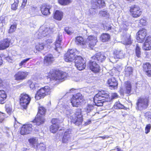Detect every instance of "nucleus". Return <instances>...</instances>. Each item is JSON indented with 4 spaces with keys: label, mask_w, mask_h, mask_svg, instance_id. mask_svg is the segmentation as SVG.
Returning <instances> with one entry per match:
<instances>
[{
    "label": "nucleus",
    "mask_w": 151,
    "mask_h": 151,
    "mask_svg": "<svg viewBox=\"0 0 151 151\" xmlns=\"http://www.w3.org/2000/svg\"><path fill=\"white\" fill-rule=\"evenodd\" d=\"M93 99L96 105L102 106L104 102L110 101L109 96L107 91H102L95 95Z\"/></svg>",
    "instance_id": "obj_1"
},
{
    "label": "nucleus",
    "mask_w": 151,
    "mask_h": 151,
    "mask_svg": "<svg viewBox=\"0 0 151 151\" xmlns=\"http://www.w3.org/2000/svg\"><path fill=\"white\" fill-rule=\"evenodd\" d=\"M67 74L65 72L51 70L49 73L48 76L51 80H58L60 82L63 81L66 78Z\"/></svg>",
    "instance_id": "obj_2"
},
{
    "label": "nucleus",
    "mask_w": 151,
    "mask_h": 151,
    "mask_svg": "<svg viewBox=\"0 0 151 151\" xmlns=\"http://www.w3.org/2000/svg\"><path fill=\"white\" fill-rule=\"evenodd\" d=\"M54 26L52 25L49 27L42 26L40 27L38 33V38H41L46 36L54 32Z\"/></svg>",
    "instance_id": "obj_3"
},
{
    "label": "nucleus",
    "mask_w": 151,
    "mask_h": 151,
    "mask_svg": "<svg viewBox=\"0 0 151 151\" xmlns=\"http://www.w3.org/2000/svg\"><path fill=\"white\" fill-rule=\"evenodd\" d=\"M51 92L50 88L47 86L42 88L37 91L35 95V99L39 100L43 98L46 95L50 94Z\"/></svg>",
    "instance_id": "obj_4"
},
{
    "label": "nucleus",
    "mask_w": 151,
    "mask_h": 151,
    "mask_svg": "<svg viewBox=\"0 0 151 151\" xmlns=\"http://www.w3.org/2000/svg\"><path fill=\"white\" fill-rule=\"evenodd\" d=\"M149 100L147 98L143 97L139 98L136 103V108L138 110H142L146 108L148 106Z\"/></svg>",
    "instance_id": "obj_5"
},
{
    "label": "nucleus",
    "mask_w": 151,
    "mask_h": 151,
    "mask_svg": "<svg viewBox=\"0 0 151 151\" xmlns=\"http://www.w3.org/2000/svg\"><path fill=\"white\" fill-rule=\"evenodd\" d=\"M71 122L76 125H79L81 124L83 120L80 109H78L76 113L70 116Z\"/></svg>",
    "instance_id": "obj_6"
},
{
    "label": "nucleus",
    "mask_w": 151,
    "mask_h": 151,
    "mask_svg": "<svg viewBox=\"0 0 151 151\" xmlns=\"http://www.w3.org/2000/svg\"><path fill=\"white\" fill-rule=\"evenodd\" d=\"M84 99L82 94L78 93L73 95L71 99V102L73 106L77 107L83 101Z\"/></svg>",
    "instance_id": "obj_7"
},
{
    "label": "nucleus",
    "mask_w": 151,
    "mask_h": 151,
    "mask_svg": "<svg viewBox=\"0 0 151 151\" xmlns=\"http://www.w3.org/2000/svg\"><path fill=\"white\" fill-rule=\"evenodd\" d=\"M75 63L76 66L80 70L85 69L86 66L85 61L80 56H77L75 60Z\"/></svg>",
    "instance_id": "obj_8"
},
{
    "label": "nucleus",
    "mask_w": 151,
    "mask_h": 151,
    "mask_svg": "<svg viewBox=\"0 0 151 151\" xmlns=\"http://www.w3.org/2000/svg\"><path fill=\"white\" fill-rule=\"evenodd\" d=\"M20 97V104L24 109H26L30 103L31 98L28 95L24 93L21 94Z\"/></svg>",
    "instance_id": "obj_9"
},
{
    "label": "nucleus",
    "mask_w": 151,
    "mask_h": 151,
    "mask_svg": "<svg viewBox=\"0 0 151 151\" xmlns=\"http://www.w3.org/2000/svg\"><path fill=\"white\" fill-rule=\"evenodd\" d=\"M76 50L75 49L69 50L65 54L64 59L67 62H72L76 59V57L75 56Z\"/></svg>",
    "instance_id": "obj_10"
},
{
    "label": "nucleus",
    "mask_w": 151,
    "mask_h": 151,
    "mask_svg": "<svg viewBox=\"0 0 151 151\" xmlns=\"http://www.w3.org/2000/svg\"><path fill=\"white\" fill-rule=\"evenodd\" d=\"M130 11L132 16L134 18L139 17L142 13L140 7L137 5L132 6L130 7Z\"/></svg>",
    "instance_id": "obj_11"
},
{
    "label": "nucleus",
    "mask_w": 151,
    "mask_h": 151,
    "mask_svg": "<svg viewBox=\"0 0 151 151\" xmlns=\"http://www.w3.org/2000/svg\"><path fill=\"white\" fill-rule=\"evenodd\" d=\"M97 62L91 58L90 61L88 66L93 72L95 73L99 72L100 70V68Z\"/></svg>",
    "instance_id": "obj_12"
},
{
    "label": "nucleus",
    "mask_w": 151,
    "mask_h": 151,
    "mask_svg": "<svg viewBox=\"0 0 151 151\" xmlns=\"http://www.w3.org/2000/svg\"><path fill=\"white\" fill-rule=\"evenodd\" d=\"M32 124H30L23 125L20 130L21 134L24 135L29 134L32 130Z\"/></svg>",
    "instance_id": "obj_13"
},
{
    "label": "nucleus",
    "mask_w": 151,
    "mask_h": 151,
    "mask_svg": "<svg viewBox=\"0 0 151 151\" xmlns=\"http://www.w3.org/2000/svg\"><path fill=\"white\" fill-rule=\"evenodd\" d=\"M97 42L96 37L93 36H89L86 41V46L88 45L91 48H92L96 45Z\"/></svg>",
    "instance_id": "obj_14"
},
{
    "label": "nucleus",
    "mask_w": 151,
    "mask_h": 151,
    "mask_svg": "<svg viewBox=\"0 0 151 151\" xmlns=\"http://www.w3.org/2000/svg\"><path fill=\"white\" fill-rule=\"evenodd\" d=\"M147 35L146 30L145 29L140 30L137 34V40L139 42H143Z\"/></svg>",
    "instance_id": "obj_15"
},
{
    "label": "nucleus",
    "mask_w": 151,
    "mask_h": 151,
    "mask_svg": "<svg viewBox=\"0 0 151 151\" xmlns=\"http://www.w3.org/2000/svg\"><path fill=\"white\" fill-rule=\"evenodd\" d=\"M62 35L61 34H59L57 37L55 43V50L59 52L61 50L62 48Z\"/></svg>",
    "instance_id": "obj_16"
},
{
    "label": "nucleus",
    "mask_w": 151,
    "mask_h": 151,
    "mask_svg": "<svg viewBox=\"0 0 151 151\" xmlns=\"http://www.w3.org/2000/svg\"><path fill=\"white\" fill-rule=\"evenodd\" d=\"M29 75L26 71H20L17 73L14 76L15 79L17 81L22 80L25 79Z\"/></svg>",
    "instance_id": "obj_17"
},
{
    "label": "nucleus",
    "mask_w": 151,
    "mask_h": 151,
    "mask_svg": "<svg viewBox=\"0 0 151 151\" xmlns=\"http://www.w3.org/2000/svg\"><path fill=\"white\" fill-rule=\"evenodd\" d=\"M72 131V129H68L65 131L62 138L63 142L66 143L70 141Z\"/></svg>",
    "instance_id": "obj_18"
},
{
    "label": "nucleus",
    "mask_w": 151,
    "mask_h": 151,
    "mask_svg": "<svg viewBox=\"0 0 151 151\" xmlns=\"http://www.w3.org/2000/svg\"><path fill=\"white\" fill-rule=\"evenodd\" d=\"M142 49L145 50H151V36H149L146 38L143 44Z\"/></svg>",
    "instance_id": "obj_19"
},
{
    "label": "nucleus",
    "mask_w": 151,
    "mask_h": 151,
    "mask_svg": "<svg viewBox=\"0 0 151 151\" xmlns=\"http://www.w3.org/2000/svg\"><path fill=\"white\" fill-rule=\"evenodd\" d=\"M107 83L111 89L116 88L117 87L118 81L115 78L112 77L109 79L107 81Z\"/></svg>",
    "instance_id": "obj_20"
},
{
    "label": "nucleus",
    "mask_w": 151,
    "mask_h": 151,
    "mask_svg": "<svg viewBox=\"0 0 151 151\" xmlns=\"http://www.w3.org/2000/svg\"><path fill=\"white\" fill-rule=\"evenodd\" d=\"M91 58L97 63H98L99 62H101L105 60L106 57L104 54H101V53H98L94 56L92 57Z\"/></svg>",
    "instance_id": "obj_21"
},
{
    "label": "nucleus",
    "mask_w": 151,
    "mask_h": 151,
    "mask_svg": "<svg viewBox=\"0 0 151 151\" xmlns=\"http://www.w3.org/2000/svg\"><path fill=\"white\" fill-rule=\"evenodd\" d=\"M51 6L49 5L42 6L41 7V11L42 14L45 16H48L50 14V10Z\"/></svg>",
    "instance_id": "obj_22"
},
{
    "label": "nucleus",
    "mask_w": 151,
    "mask_h": 151,
    "mask_svg": "<svg viewBox=\"0 0 151 151\" xmlns=\"http://www.w3.org/2000/svg\"><path fill=\"white\" fill-rule=\"evenodd\" d=\"M94 1H93V2H94L93 3L92 6L93 7L95 8H100L105 6V2L103 0H94Z\"/></svg>",
    "instance_id": "obj_23"
},
{
    "label": "nucleus",
    "mask_w": 151,
    "mask_h": 151,
    "mask_svg": "<svg viewBox=\"0 0 151 151\" xmlns=\"http://www.w3.org/2000/svg\"><path fill=\"white\" fill-rule=\"evenodd\" d=\"M143 69L148 76L150 77L151 76V64L149 63L144 64Z\"/></svg>",
    "instance_id": "obj_24"
},
{
    "label": "nucleus",
    "mask_w": 151,
    "mask_h": 151,
    "mask_svg": "<svg viewBox=\"0 0 151 151\" xmlns=\"http://www.w3.org/2000/svg\"><path fill=\"white\" fill-rule=\"evenodd\" d=\"M10 42V40L8 39L0 42V50H4L8 47Z\"/></svg>",
    "instance_id": "obj_25"
},
{
    "label": "nucleus",
    "mask_w": 151,
    "mask_h": 151,
    "mask_svg": "<svg viewBox=\"0 0 151 151\" xmlns=\"http://www.w3.org/2000/svg\"><path fill=\"white\" fill-rule=\"evenodd\" d=\"M45 120L44 116L40 115L38 113L37 114V117H36L33 122L34 123H36L37 125H39L44 123Z\"/></svg>",
    "instance_id": "obj_26"
},
{
    "label": "nucleus",
    "mask_w": 151,
    "mask_h": 151,
    "mask_svg": "<svg viewBox=\"0 0 151 151\" xmlns=\"http://www.w3.org/2000/svg\"><path fill=\"white\" fill-rule=\"evenodd\" d=\"M54 58L51 54H48L44 58V63L46 65H48L52 63L53 60Z\"/></svg>",
    "instance_id": "obj_27"
},
{
    "label": "nucleus",
    "mask_w": 151,
    "mask_h": 151,
    "mask_svg": "<svg viewBox=\"0 0 151 151\" xmlns=\"http://www.w3.org/2000/svg\"><path fill=\"white\" fill-rule=\"evenodd\" d=\"M113 53L115 58L122 59L124 56V53H123L122 50H115L114 51Z\"/></svg>",
    "instance_id": "obj_28"
},
{
    "label": "nucleus",
    "mask_w": 151,
    "mask_h": 151,
    "mask_svg": "<svg viewBox=\"0 0 151 151\" xmlns=\"http://www.w3.org/2000/svg\"><path fill=\"white\" fill-rule=\"evenodd\" d=\"M62 113L68 117L73 113V111L68 106H66L63 109Z\"/></svg>",
    "instance_id": "obj_29"
},
{
    "label": "nucleus",
    "mask_w": 151,
    "mask_h": 151,
    "mask_svg": "<svg viewBox=\"0 0 151 151\" xmlns=\"http://www.w3.org/2000/svg\"><path fill=\"white\" fill-rule=\"evenodd\" d=\"M132 90V86L131 83L129 82H126L125 83V88L124 92L127 94L131 93Z\"/></svg>",
    "instance_id": "obj_30"
},
{
    "label": "nucleus",
    "mask_w": 151,
    "mask_h": 151,
    "mask_svg": "<svg viewBox=\"0 0 151 151\" xmlns=\"http://www.w3.org/2000/svg\"><path fill=\"white\" fill-rule=\"evenodd\" d=\"M75 43L78 45L86 46V41H85L83 38L81 36H78L76 38Z\"/></svg>",
    "instance_id": "obj_31"
},
{
    "label": "nucleus",
    "mask_w": 151,
    "mask_h": 151,
    "mask_svg": "<svg viewBox=\"0 0 151 151\" xmlns=\"http://www.w3.org/2000/svg\"><path fill=\"white\" fill-rule=\"evenodd\" d=\"M63 16V13L61 11L57 10L55 11L54 16V18L57 20H61Z\"/></svg>",
    "instance_id": "obj_32"
},
{
    "label": "nucleus",
    "mask_w": 151,
    "mask_h": 151,
    "mask_svg": "<svg viewBox=\"0 0 151 151\" xmlns=\"http://www.w3.org/2000/svg\"><path fill=\"white\" fill-rule=\"evenodd\" d=\"M6 97V95L5 91L3 90H0V103H4Z\"/></svg>",
    "instance_id": "obj_33"
},
{
    "label": "nucleus",
    "mask_w": 151,
    "mask_h": 151,
    "mask_svg": "<svg viewBox=\"0 0 151 151\" xmlns=\"http://www.w3.org/2000/svg\"><path fill=\"white\" fill-rule=\"evenodd\" d=\"M110 36L109 35L106 33H103L100 37V39L103 42L108 41L110 39Z\"/></svg>",
    "instance_id": "obj_34"
},
{
    "label": "nucleus",
    "mask_w": 151,
    "mask_h": 151,
    "mask_svg": "<svg viewBox=\"0 0 151 151\" xmlns=\"http://www.w3.org/2000/svg\"><path fill=\"white\" fill-rule=\"evenodd\" d=\"M130 35L128 34L125 37H124V40L123 41V43L126 45L131 44L132 43V40L130 38Z\"/></svg>",
    "instance_id": "obj_35"
},
{
    "label": "nucleus",
    "mask_w": 151,
    "mask_h": 151,
    "mask_svg": "<svg viewBox=\"0 0 151 151\" xmlns=\"http://www.w3.org/2000/svg\"><path fill=\"white\" fill-rule=\"evenodd\" d=\"M35 148L42 151H45L46 149L45 145L43 143H37L36 146Z\"/></svg>",
    "instance_id": "obj_36"
},
{
    "label": "nucleus",
    "mask_w": 151,
    "mask_h": 151,
    "mask_svg": "<svg viewBox=\"0 0 151 151\" xmlns=\"http://www.w3.org/2000/svg\"><path fill=\"white\" fill-rule=\"evenodd\" d=\"M5 108L6 112L9 114L10 115L12 112V108L11 104L9 103L6 104L5 105Z\"/></svg>",
    "instance_id": "obj_37"
},
{
    "label": "nucleus",
    "mask_w": 151,
    "mask_h": 151,
    "mask_svg": "<svg viewBox=\"0 0 151 151\" xmlns=\"http://www.w3.org/2000/svg\"><path fill=\"white\" fill-rule=\"evenodd\" d=\"M125 75L127 76H129L133 72L132 68L130 67H128L125 68Z\"/></svg>",
    "instance_id": "obj_38"
},
{
    "label": "nucleus",
    "mask_w": 151,
    "mask_h": 151,
    "mask_svg": "<svg viewBox=\"0 0 151 151\" xmlns=\"http://www.w3.org/2000/svg\"><path fill=\"white\" fill-rule=\"evenodd\" d=\"M58 128L59 126L58 125H52L50 126V130L52 133H55L57 132Z\"/></svg>",
    "instance_id": "obj_39"
},
{
    "label": "nucleus",
    "mask_w": 151,
    "mask_h": 151,
    "mask_svg": "<svg viewBox=\"0 0 151 151\" xmlns=\"http://www.w3.org/2000/svg\"><path fill=\"white\" fill-rule=\"evenodd\" d=\"M94 106L91 104H88L84 109L85 111L87 113H89L93 110Z\"/></svg>",
    "instance_id": "obj_40"
},
{
    "label": "nucleus",
    "mask_w": 151,
    "mask_h": 151,
    "mask_svg": "<svg viewBox=\"0 0 151 151\" xmlns=\"http://www.w3.org/2000/svg\"><path fill=\"white\" fill-rule=\"evenodd\" d=\"M44 45V44L43 43H37L35 47L37 50L40 51L43 49Z\"/></svg>",
    "instance_id": "obj_41"
},
{
    "label": "nucleus",
    "mask_w": 151,
    "mask_h": 151,
    "mask_svg": "<svg viewBox=\"0 0 151 151\" xmlns=\"http://www.w3.org/2000/svg\"><path fill=\"white\" fill-rule=\"evenodd\" d=\"M46 111V109L43 107H40L39 108V111L38 114L40 116H44Z\"/></svg>",
    "instance_id": "obj_42"
},
{
    "label": "nucleus",
    "mask_w": 151,
    "mask_h": 151,
    "mask_svg": "<svg viewBox=\"0 0 151 151\" xmlns=\"http://www.w3.org/2000/svg\"><path fill=\"white\" fill-rule=\"evenodd\" d=\"M28 83L30 85V88L32 89H36V88L38 87V85L37 84H35V83L32 82L31 81H29Z\"/></svg>",
    "instance_id": "obj_43"
},
{
    "label": "nucleus",
    "mask_w": 151,
    "mask_h": 151,
    "mask_svg": "<svg viewBox=\"0 0 151 151\" xmlns=\"http://www.w3.org/2000/svg\"><path fill=\"white\" fill-rule=\"evenodd\" d=\"M37 139L35 138H31L29 140V143L32 145H33L34 147L35 148L37 143Z\"/></svg>",
    "instance_id": "obj_44"
},
{
    "label": "nucleus",
    "mask_w": 151,
    "mask_h": 151,
    "mask_svg": "<svg viewBox=\"0 0 151 151\" xmlns=\"http://www.w3.org/2000/svg\"><path fill=\"white\" fill-rule=\"evenodd\" d=\"M59 3L63 5H67L71 3V0H58Z\"/></svg>",
    "instance_id": "obj_45"
},
{
    "label": "nucleus",
    "mask_w": 151,
    "mask_h": 151,
    "mask_svg": "<svg viewBox=\"0 0 151 151\" xmlns=\"http://www.w3.org/2000/svg\"><path fill=\"white\" fill-rule=\"evenodd\" d=\"M140 49L141 48L138 45H137L135 49V52L136 56L138 58L140 57L141 55Z\"/></svg>",
    "instance_id": "obj_46"
},
{
    "label": "nucleus",
    "mask_w": 151,
    "mask_h": 151,
    "mask_svg": "<svg viewBox=\"0 0 151 151\" xmlns=\"http://www.w3.org/2000/svg\"><path fill=\"white\" fill-rule=\"evenodd\" d=\"M14 2L11 5V8L12 9L15 10L17 9L19 3V0H14Z\"/></svg>",
    "instance_id": "obj_47"
},
{
    "label": "nucleus",
    "mask_w": 151,
    "mask_h": 151,
    "mask_svg": "<svg viewBox=\"0 0 151 151\" xmlns=\"http://www.w3.org/2000/svg\"><path fill=\"white\" fill-rule=\"evenodd\" d=\"M30 59V58H27L23 60L19 63V66L20 68L22 67V66H24L25 65L27 62Z\"/></svg>",
    "instance_id": "obj_48"
},
{
    "label": "nucleus",
    "mask_w": 151,
    "mask_h": 151,
    "mask_svg": "<svg viewBox=\"0 0 151 151\" xmlns=\"http://www.w3.org/2000/svg\"><path fill=\"white\" fill-rule=\"evenodd\" d=\"M96 8L94 7L93 8H91L89 9L88 14H89L90 16H93L95 14L96 11Z\"/></svg>",
    "instance_id": "obj_49"
},
{
    "label": "nucleus",
    "mask_w": 151,
    "mask_h": 151,
    "mask_svg": "<svg viewBox=\"0 0 151 151\" xmlns=\"http://www.w3.org/2000/svg\"><path fill=\"white\" fill-rule=\"evenodd\" d=\"M99 14L101 16L105 17L106 18L108 17H109V14L106 11H101L99 12Z\"/></svg>",
    "instance_id": "obj_50"
},
{
    "label": "nucleus",
    "mask_w": 151,
    "mask_h": 151,
    "mask_svg": "<svg viewBox=\"0 0 151 151\" xmlns=\"http://www.w3.org/2000/svg\"><path fill=\"white\" fill-rule=\"evenodd\" d=\"M51 122L52 125H58V126H59V124L60 122V121L58 119L54 118L52 119Z\"/></svg>",
    "instance_id": "obj_51"
},
{
    "label": "nucleus",
    "mask_w": 151,
    "mask_h": 151,
    "mask_svg": "<svg viewBox=\"0 0 151 151\" xmlns=\"http://www.w3.org/2000/svg\"><path fill=\"white\" fill-rule=\"evenodd\" d=\"M114 105L119 109H123L125 108L124 106L121 104L119 101H118Z\"/></svg>",
    "instance_id": "obj_52"
},
{
    "label": "nucleus",
    "mask_w": 151,
    "mask_h": 151,
    "mask_svg": "<svg viewBox=\"0 0 151 151\" xmlns=\"http://www.w3.org/2000/svg\"><path fill=\"white\" fill-rule=\"evenodd\" d=\"M16 25H12L10 27L9 29V32L11 33L14 32L16 29Z\"/></svg>",
    "instance_id": "obj_53"
},
{
    "label": "nucleus",
    "mask_w": 151,
    "mask_h": 151,
    "mask_svg": "<svg viewBox=\"0 0 151 151\" xmlns=\"http://www.w3.org/2000/svg\"><path fill=\"white\" fill-rule=\"evenodd\" d=\"M151 128V125L150 124L147 125L145 128V133L146 134L148 133L150 131Z\"/></svg>",
    "instance_id": "obj_54"
},
{
    "label": "nucleus",
    "mask_w": 151,
    "mask_h": 151,
    "mask_svg": "<svg viewBox=\"0 0 151 151\" xmlns=\"http://www.w3.org/2000/svg\"><path fill=\"white\" fill-rule=\"evenodd\" d=\"M145 116L147 119L148 120L151 121V112H146L145 114Z\"/></svg>",
    "instance_id": "obj_55"
},
{
    "label": "nucleus",
    "mask_w": 151,
    "mask_h": 151,
    "mask_svg": "<svg viewBox=\"0 0 151 151\" xmlns=\"http://www.w3.org/2000/svg\"><path fill=\"white\" fill-rule=\"evenodd\" d=\"M140 23L142 25L145 26L146 24V21L144 19H142L140 20Z\"/></svg>",
    "instance_id": "obj_56"
},
{
    "label": "nucleus",
    "mask_w": 151,
    "mask_h": 151,
    "mask_svg": "<svg viewBox=\"0 0 151 151\" xmlns=\"http://www.w3.org/2000/svg\"><path fill=\"white\" fill-rule=\"evenodd\" d=\"M69 28L68 27H66L65 28V31L66 33L69 35H71L72 34L73 32L69 30Z\"/></svg>",
    "instance_id": "obj_57"
},
{
    "label": "nucleus",
    "mask_w": 151,
    "mask_h": 151,
    "mask_svg": "<svg viewBox=\"0 0 151 151\" xmlns=\"http://www.w3.org/2000/svg\"><path fill=\"white\" fill-rule=\"evenodd\" d=\"M122 26L123 27V29L124 30H125V29H127V26H128V25L127 24V23L126 22H125L124 23H123L122 24Z\"/></svg>",
    "instance_id": "obj_58"
},
{
    "label": "nucleus",
    "mask_w": 151,
    "mask_h": 151,
    "mask_svg": "<svg viewBox=\"0 0 151 151\" xmlns=\"http://www.w3.org/2000/svg\"><path fill=\"white\" fill-rule=\"evenodd\" d=\"M0 20L1 21V22L3 23V25H6L7 23V21L6 20V18H4V19H2L1 18Z\"/></svg>",
    "instance_id": "obj_59"
},
{
    "label": "nucleus",
    "mask_w": 151,
    "mask_h": 151,
    "mask_svg": "<svg viewBox=\"0 0 151 151\" xmlns=\"http://www.w3.org/2000/svg\"><path fill=\"white\" fill-rule=\"evenodd\" d=\"M3 116V114L2 113H0V122H2L4 119V117H2Z\"/></svg>",
    "instance_id": "obj_60"
},
{
    "label": "nucleus",
    "mask_w": 151,
    "mask_h": 151,
    "mask_svg": "<svg viewBox=\"0 0 151 151\" xmlns=\"http://www.w3.org/2000/svg\"><path fill=\"white\" fill-rule=\"evenodd\" d=\"M118 95L116 93H113L111 96V99H113L116 98L117 97Z\"/></svg>",
    "instance_id": "obj_61"
},
{
    "label": "nucleus",
    "mask_w": 151,
    "mask_h": 151,
    "mask_svg": "<svg viewBox=\"0 0 151 151\" xmlns=\"http://www.w3.org/2000/svg\"><path fill=\"white\" fill-rule=\"evenodd\" d=\"M26 4H27V3L22 2V5L21 6V7L22 8H23L25 6Z\"/></svg>",
    "instance_id": "obj_62"
},
{
    "label": "nucleus",
    "mask_w": 151,
    "mask_h": 151,
    "mask_svg": "<svg viewBox=\"0 0 151 151\" xmlns=\"http://www.w3.org/2000/svg\"><path fill=\"white\" fill-rule=\"evenodd\" d=\"M3 61L1 57L0 56V66L2 64Z\"/></svg>",
    "instance_id": "obj_63"
},
{
    "label": "nucleus",
    "mask_w": 151,
    "mask_h": 151,
    "mask_svg": "<svg viewBox=\"0 0 151 151\" xmlns=\"http://www.w3.org/2000/svg\"><path fill=\"white\" fill-rule=\"evenodd\" d=\"M116 149L117 150V151H123V150H122L121 149L118 147H116Z\"/></svg>",
    "instance_id": "obj_64"
}]
</instances>
